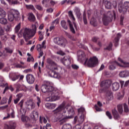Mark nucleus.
I'll return each mask as SVG.
<instances>
[{
    "label": "nucleus",
    "mask_w": 129,
    "mask_h": 129,
    "mask_svg": "<svg viewBox=\"0 0 129 129\" xmlns=\"http://www.w3.org/2000/svg\"><path fill=\"white\" fill-rule=\"evenodd\" d=\"M47 63L49 64V66H47L48 69L51 71V73L50 74V76L51 77H53V78H60V74L58 72L60 71V70H62V68L59 67H57V64L55 62H54L51 58H47Z\"/></svg>",
    "instance_id": "obj_1"
},
{
    "label": "nucleus",
    "mask_w": 129,
    "mask_h": 129,
    "mask_svg": "<svg viewBox=\"0 0 129 129\" xmlns=\"http://www.w3.org/2000/svg\"><path fill=\"white\" fill-rule=\"evenodd\" d=\"M8 18L10 22H13L14 20L19 21L20 19V12L18 10L10 9L8 11Z\"/></svg>",
    "instance_id": "obj_2"
},
{
    "label": "nucleus",
    "mask_w": 129,
    "mask_h": 129,
    "mask_svg": "<svg viewBox=\"0 0 129 129\" xmlns=\"http://www.w3.org/2000/svg\"><path fill=\"white\" fill-rule=\"evenodd\" d=\"M48 95L49 97L46 98V101H56V100L60 99V97L58 96V91L54 89L48 94Z\"/></svg>",
    "instance_id": "obj_3"
},
{
    "label": "nucleus",
    "mask_w": 129,
    "mask_h": 129,
    "mask_svg": "<svg viewBox=\"0 0 129 129\" xmlns=\"http://www.w3.org/2000/svg\"><path fill=\"white\" fill-rule=\"evenodd\" d=\"M23 37L26 41H28L30 38L34 37L35 35L33 34L32 30L28 28H24L22 30Z\"/></svg>",
    "instance_id": "obj_4"
},
{
    "label": "nucleus",
    "mask_w": 129,
    "mask_h": 129,
    "mask_svg": "<svg viewBox=\"0 0 129 129\" xmlns=\"http://www.w3.org/2000/svg\"><path fill=\"white\" fill-rule=\"evenodd\" d=\"M97 64V57L93 56L86 59L84 62L85 65H87L89 67H95Z\"/></svg>",
    "instance_id": "obj_5"
},
{
    "label": "nucleus",
    "mask_w": 129,
    "mask_h": 129,
    "mask_svg": "<svg viewBox=\"0 0 129 129\" xmlns=\"http://www.w3.org/2000/svg\"><path fill=\"white\" fill-rule=\"evenodd\" d=\"M53 42L56 45L60 46V47H64L66 43H67V40L63 37H55L53 39Z\"/></svg>",
    "instance_id": "obj_6"
},
{
    "label": "nucleus",
    "mask_w": 129,
    "mask_h": 129,
    "mask_svg": "<svg viewBox=\"0 0 129 129\" xmlns=\"http://www.w3.org/2000/svg\"><path fill=\"white\" fill-rule=\"evenodd\" d=\"M53 112L54 113H62V115H65L66 113V106H65V102H63L56 108Z\"/></svg>",
    "instance_id": "obj_7"
},
{
    "label": "nucleus",
    "mask_w": 129,
    "mask_h": 129,
    "mask_svg": "<svg viewBox=\"0 0 129 129\" xmlns=\"http://www.w3.org/2000/svg\"><path fill=\"white\" fill-rule=\"evenodd\" d=\"M66 110H68V114L65 115L64 118H72L73 117V115L75 114V112L74 111V109H73V107H72L70 105H67L66 106Z\"/></svg>",
    "instance_id": "obj_8"
},
{
    "label": "nucleus",
    "mask_w": 129,
    "mask_h": 129,
    "mask_svg": "<svg viewBox=\"0 0 129 129\" xmlns=\"http://www.w3.org/2000/svg\"><path fill=\"white\" fill-rule=\"evenodd\" d=\"M85 119V115L83 113L79 114L77 116H76L74 120V122L75 123H79L81 124L82 122L84 121Z\"/></svg>",
    "instance_id": "obj_9"
},
{
    "label": "nucleus",
    "mask_w": 129,
    "mask_h": 129,
    "mask_svg": "<svg viewBox=\"0 0 129 129\" xmlns=\"http://www.w3.org/2000/svg\"><path fill=\"white\" fill-rule=\"evenodd\" d=\"M53 89L54 87L47 85H43L41 87L42 92L43 93H48V94L52 92Z\"/></svg>",
    "instance_id": "obj_10"
},
{
    "label": "nucleus",
    "mask_w": 129,
    "mask_h": 129,
    "mask_svg": "<svg viewBox=\"0 0 129 129\" xmlns=\"http://www.w3.org/2000/svg\"><path fill=\"white\" fill-rule=\"evenodd\" d=\"M6 86L4 90L3 94L6 93L7 90H9L10 88L8 86V83L5 82V79L2 76H0V87H5Z\"/></svg>",
    "instance_id": "obj_11"
},
{
    "label": "nucleus",
    "mask_w": 129,
    "mask_h": 129,
    "mask_svg": "<svg viewBox=\"0 0 129 129\" xmlns=\"http://www.w3.org/2000/svg\"><path fill=\"white\" fill-rule=\"evenodd\" d=\"M78 55V59L79 61H82V62H83L84 60H86L87 58H86V55L85 54V53L84 51L82 50H79L78 51L77 53Z\"/></svg>",
    "instance_id": "obj_12"
},
{
    "label": "nucleus",
    "mask_w": 129,
    "mask_h": 129,
    "mask_svg": "<svg viewBox=\"0 0 129 129\" xmlns=\"http://www.w3.org/2000/svg\"><path fill=\"white\" fill-rule=\"evenodd\" d=\"M112 83V81H111V80H107L101 82L100 86L101 87H105V88H109L111 86Z\"/></svg>",
    "instance_id": "obj_13"
},
{
    "label": "nucleus",
    "mask_w": 129,
    "mask_h": 129,
    "mask_svg": "<svg viewBox=\"0 0 129 129\" xmlns=\"http://www.w3.org/2000/svg\"><path fill=\"white\" fill-rule=\"evenodd\" d=\"M102 20L103 24L105 26H108L109 23L112 21V15H111V17L104 15Z\"/></svg>",
    "instance_id": "obj_14"
},
{
    "label": "nucleus",
    "mask_w": 129,
    "mask_h": 129,
    "mask_svg": "<svg viewBox=\"0 0 129 129\" xmlns=\"http://www.w3.org/2000/svg\"><path fill=\"white\" fill-rule=\"evenodd\" d=\"M100 6H102L103 4H104L105 7L106 9H108V10H110L111 8H112V4H111V3L108 1H100Z\"/></svg>",
    "instance_id": "obj_15"
},
{
    "label": "nucleus",
    "mask_w": 129,
    "mask_h": 129,
    "mask_svg": "<svg viewBox=\"0 0 129 129\" xmlns=\"http://www.w3.org/2000/svg\"><path fill=\"white\" fill-rule=\"evenodd\" d=\"M71 60H72V58L70 56L67 55L63 57L62 63L64 66H69L71 64Z\"/></svg>",
    "instance_id": "obj_16"
},
{
    "label": "nucleus",
    "mask_w": 129,
    "mask_h": 129,
    "mask_svg": "<svg viewBox=\"0 0 129 129\" xmlns=\"http://www.w3.org/2000/svg\"><path fill=\"white\" fill-rule=\"evenodd\" d=\"M26 81L29 84H33L35 82V77L32 74L26 75Z\"/></svg>",
    "instance_id": "obj_17"
},
{
    "label": "nucleus",
    "mask_w": 129,
    "mask_h": 129,
    "mask_svg": "<svg viewBox=\"0 0 129 129\" xmlns=\"http://www.w3.org/2000/svg\"><path fill=\"white\" fill-rule=\"evenodd\" d=\"M116 65L117 66H119L120 67H123V66H121V64H119L117 61H113L111 64L109 65L108 68L109 70H114L115 68H116Z\"/></svg>",
    "instance_id": "obj_18"
},
{
    "label": "nucleus",
    "mask_w": 129,
    "mask_h": 129,
    "mask_svg": "<svg viewBox=\"0 0 129 129\" xmlns=\"http://www.w3.org/2000/svg\"><path fill=\"white\" fill-rule=\"evenodd\" d=\"M25 105L28 108H30V109H34V108H35V104H34V102H33L32 99L27 100V101L25 102Z\"/></svg>",
    "instance_id": "obj_19"
},
{
    "label": "nucleus",
    "mask_w": 129,
    "mask_h": 129,
    "mask_svg": "<svg viewBox=\"0 0 129 129\" xmlns=\"http://www.w3.org/2000/svg\"><path fill=\"white\" fill-rule=\"evenodd\" d=\"M27 87L24 85H18V87H17L16 89V92H19V91H24V92H26L27 90Z\"/></svg>",
    "instance_id": "obj_20"
},
{
    "label": "nucleus",
    "mask_w": 129,
    "mask_h": 129,
    "mask_svg": "<svg viewBox=\"0 0 129 129\" xmlns=\"http://www.w3.org/2000/svg\"><path fill=\"white\" fill-rule=\"evenodd\" d=\"M4 127L5 129H15L16 123L13 121L10 122L9 125L6 124Z\"/></svg>",
    "instance_id": "obj_21"
},
{
    "label": "nucleus",
    "mask_w": 129,
    "mask_h": 129,
    "mask_svg": "<svg viewBox=\"0 0 129 129\" xmlns=\"http://www.w3.org/2000/svg\"><path fill=\"white\" fill-rule=\"evenodd\" d=\"M118 10L119 13H122V14H125L126 13L127 9V8H125L122 6V3L118 4Z\"/></svg>",
    "instance_id": "obj_22"
},
{
    "label": "nucleus",
    "mask_w": 129,
    "mask_h": 129,
    "mask_svg": "<svg viewBox=\"0 0 129 129\" xmlns=\"http://www.w3.org/2000/svg\"><path fill=\"white\" fill-rule=\"evenodd\" d=\"M46 40H44L41 44H38L37 45V50L39 52H41V49H46Z\"/></svg>",
    "instance_id": "obj_23"
},
{
    "label": "nucleus",
    "mask_w": 129,
    "mask_h": 129,
    "mask_svg": "<svg viewBox=\"0 0 129 129\" xmlns=\"http://www.w3.org/2000/svg\"><path fill=\"white\" fill-rule=\"evenodd\" d=\"M20 76L17 75L16 73H11L9 74V78L12 80V81H16L17 79H19Z\"/></svg>",
    "instance_id": "obj_24"
},
{
    "label": "nucleus",
    "mask_w": 129,
    "mask_h": 129,
    "mask_svg": "<svg viewBox=\"0 0 129 129\" xmlns=\"http://www.w3.org/2000/svg\"><path fill=\"white\" fill-rule=\"evenodd\" d=\"M31 118L33 120H37L39 118V113L37 111H33L31 115Z\"/></svg>",
    "instance_id": "obj_25"
},
{
    "label": "nucleus",
    "mask_w": 129,
    "mask_h": 129,
    "mask_svg": "<svg viewBox=\"0 0 129 129\" xmlns=\"http://www.w3.org/2000/svg\"><path fill=\"white\" fill-rule=\"evenodd\" d=\"M106 95V99H107V100H112V99H113V94L110 90H108L107 91Z\"/></svg>",
    "instance_id": "obj_26"
},
{
    "label": "nucleus",
    "mask_w": 129,
    "mask_h": 129,
    "mask_svg": "<svg viewBox=\"0 0 129 129\" xmlns=\"http://www.w3.org/2000/svg\"><path fill=\"white\" fill-rule=\"evenodd\" d=\"M112 113L115 119H119V118H120V116H119L118 112H117L115 108L112 110Z\"/></svg>",
    "instance_id": "obj_27"
},
{
    "label": "nucleus",
    "mask_w": 129,
    "mask_h": 129,
    "mask_svg": "<svg viewBox=\"0 0 129 129\" xmlns=\"http://www.w3.org/2000/svg\"><path fill=\"white\" fill-rule=\"evenodd\" d=\"M74 13L76 14V16H77L78 19H80V17H81V12H80V9L78 7H75L74 10Z\"/></svg>",
    "instance_id": "obj_28"
},
{
    "label": "nucleus",
    "mask_w": 129,
    "mask_h": 129,
    "mask_svg": "<svg viewBox=\"0 0 129 129\" xmlns=\"http://www.w3.org/2000/svg\"><path fill=\"white\" fill-rule=\"evenodd\" d=\"M56 106V105L55 103H46L45 104V107L48 109H54Z\"/></svg>",
    "instance_id": "obj_29"
},
{
    "label": "nucleus",
    "mask_w": 129,
    "mask_h": 129,
    "mask_svg": "<svg viewBox=\"0 0 129 129\" xmlns=\"http://www.w3.org/2000/svg\"><path fill=\"white\" fill-rule=\"evenodd\" d=\"M129 73L128 72L126 71H122L119 73V76L120 77H127L128 76Z\"/></svg>",
    "instance_id": "obj_30"
},
{
    "label": "nucleus",
    "mask_w": 129,
    "mask_h": 129,
    "mask_svg": "<svg viewBox=\"0 0 129 129\" xmlns=\"http://www.w3.org/2000/svg\"><path fill=\"white\" fill-rule=\"evenodd\" d=\"M37 26H38V23H36L35 24L32 25V29H31V32L34 36L37 32Z\"/></svg>",
    "instance_id": "obj_31"
},
{
    "label": "nucleus",
    "mask_w": 129,
    "mask_h": 129,
    "mask_svg": "<svg viewBox=\"0 0 129 129\" xmlns=\"http://www.w3.org/2000/svg\"><path fill=\"white\" fill-rule=\"evenodd\" d=\"M119 88V84L117 83H114L112 84V89L113 91H116V90H118Z\"/></svg>",
    "instance_id": "obj_32"
},
{
    "label": "nucleus",
    "mask_w": 129,
    "mask_h": 129,
    "mask_svg": "<svg viewBox=\"0 0 129 129\" xmlns=\"http://www.w3.org/2000/svg\"><path fill=\"white\" fill-rule=\"evenodd\" d=\"M68 23L70 26V29L71 32L73 34H75V30L74 29V27H73V25H72L71 21L70 20H68Z\"/></svg>",
    "instance_id": "obj_33"
},
{
    "label": "nucleus",
    "mask_w": 129,
    "mask_h": 129,
    "mask_svg": "<svg viewBox=\"0 0 129 129\" xmlns=\"http://www.w3.org/2000/svg\"><path fill=\"white\" fill-rule=\"evenodd\" d=\"M28 19L29 21L33 22V21H35V16L32 13H29Z\"/></svg>",
    "instance_id": "obj_34"
},
{
    "label": "nucleus",
    "mask_w": 129,
    "mask_h": 129,
    "mask_svg": "<svg viewBox=\"0 0 129 129\" xmlns=\"http://www.w3.org/2000/svg\"><path fill=\"white\" fill-rule=\"evenodd\" d=\"M0 23L2 25H7L8 24V20L5 17L0 18Z\"/></svg>",
    "instance_id": "obj_35"
},
{
    "label": "nucleus",
    "mask_w": 129,
    "mask_h": 129,
    "mask_svg": "<svg viewBox=\"0 0 129 129\" xmlns=\"http://www.w3.org/2000/svg\"><path fill=\"white\" fill-rule=\"evenodd\" d=\"M0 17H2V18H6V17H7L6 11L2 8H0Z\"/></svg>",
    "instance_id": "obj_36"
},
{
    "label": "nucleus",
    "mask_w": 129,
    "mask_h": 129,
    "mask_svg": "<svg viewBox=\"0 0 129 129\" xmlns=\"http://www.w3.org/2000/svg\"><path fill=\"white\" fill-rule=\"evenodd\" d=\"M60 25H61L62 28H63V29H64V30H68V27L66 25V21H64V20L61 21L60 22Z\"/></svg>",
    "instance_id": "obj_37"
},
{
    "label": "nucleus",
    "mask_w": 129,
    "mask_h": 129,
    "mask_svg": "<svg viewBox=\"0 0 129 129\" xmlns=\"http://www.w3.org/2000/svg\"><path fill=\"white\" fill-rule=\"evenodd\" d=\"M90 24L92 26H94V27H96L97 25V23L96 22V19H95L94 17H93L90 21Z\"/></svg>",
    "instance_id": "obj_38"
},
{
    "label": "nucleus",
    "mask_w": 129,
    "mask_h": 129,
    "mask_svg": "<svg viewBox=\"0 0 129 129\" xmlns=\"http://www.w3.org/2000/svg\"><path fill=\"white\" fill-rule=\"evenodd\" d=\"M65 115H62L61 119L59 120V124L62 125L63 123L66 122V119L68 118H64Z\"/></svg>",
    "instance_id": "obj_39"
},
{
    "label": "nucleus",
    "mask_w": 129,
    "mask_h": 129,
    "mask_svg": "<svg viewBox=\"0 0 129 129\" xmlns=\"http://www.w3.org/2000/svg\"><path fill=\"white\" fill-rule=\"evenodd\" d=\"M39 121L40 122V123H43V121L44 122V123H47V119H46V118H45V117H43V116H39Z\"/></svg>",
    "instance_id": "obj_40"
},
{
    "label": "nucleus",
    "mask_w": 129,
    "mask_h": 129,
    "mask_svg": "<svg viewBox=\"0 0 129 129\" xmlns=\"http://www.w3.org/2000/svg\"><path fill=\"white\" fill-rule=\"evenodd\" d=\"M21 120L23 122H27L29 121V117L26 115H22L21 117Z\"/></svg>",
    "instance_id": "obj_41"
},
{
    "label": "nucleus",
    "mask_w": 129,
    "mask_h": 129,
    "mask_svg": "<svg viewBox=\"0 0 129 129\" xmlns=\"http://www.w3.org/2000/svg\"><path fill=\"white\" fill-rule=\"evenodd\" d=\"M97 111H102V108H101V107L102 106V103L100 102V101L97 102Z\"/></svg>",
    "instance_id": "obj_42"
},
{
    "label": "nucleus",
    "mask_w": 129,
    "mask_h": 129,
    "mask_svg": "<svg viewBox=\"0 0 129 129\" xmlns=\"http://www.w3.org/2000/svg\"><path fill=\"white\" fill-rule=\"evenodd\" d=\"M21 29V23H19L17 25L15 28V33H19V31H20Z\"/></svg>",
    "instance_id": "obj_43"
},
{
    "label": "nucleus",
    "mask_w": 129,
    "mask_h": 129,
    "mask_svg": "<svg viewBox=\"0 0 129 129\" xmlns=\"http://www.w3.org/2000/svg\"><path fill=\"white\" fill-rule=\"evenodd\" d=\"M26 6V8L28 9V10H32V11H33V12H35L36 11V9H35V7H34V6L30 5H25Z\"/></svg>",
    "instance_id": "obj_44"
},
{
    "label": "nucleus",
    "mask_w": 129,
    "mask_h": 129,
    "mask_svg": "<svg viewBox=\"0 0 129 129\" xmlns=\"http://www.w3.org/2000/svg\"><path fill=\"white\" fill-rule=\"evenodd\" d=\"M72 128V126L70 124H64L61 129H71Z\"/></svg>",
    "instance_id": "obj_45"
},
{
    "label": "nucleus",
    "mask_w": 129,
    "mask_h": 129,
    "mask_svg": "<svg viewBox=\"0 0 129 129\" xmlns=\"http://www.w3.org/2000/svg\"><path fill=\"white\" fill-rule=\"evenodd\" d=\"M83 18L85 25H87V18H86V13H85V11L83 13Z\"/></svg>",
    "instance_id": "obj_46"
},
{
    "label": "nucleus",
    "mask_w": 129,
    "mask_h": 129,
    "mask_svg": "<svg viewBox=\"0 0 129 129\" xmlns=\"http://www.w3.org/2000/svg\"><path fill=\"white\" fill-rule=\"evenodd\" d=\"M118 111L120 114H121L123 112V109H122V105H117Z\"/></svg>",
    "instance_id": "obj_47"
},
{
    "label": "nucleus",
    "mask_w": 129,
    "mask_h": 129,
    "mask_svg": "<svg viewBox=\"0 0 129 129\" xmlns=\"http://www.w3.org/2000/svg\"><path fill=\"white\" fill-rule=\"evenodd\" d=\"M7 101H8V98H7V97H4L2 99V100L1 101L0 104H1V105L6 104V103H7Z\"/></svg>",
    "instance_id": "obj_48"
},
{
    "label": "nucleus",
    "mask_w": 129,
    "mask_h": 129,
    "mask_svg": "<svg viewBox=\"0 0 129 129\" xmlns=\"http://www.w3.org/2000/svg\"><path fill=\"white\" fill-rule=\"evenodd\" d=\"M68 14L69 17L72 19L73 21H75V17H74V15H73V13L72 12V11H69Z\"/></svg>",
    "instance_id": "obj_49"
},
{
    "label": "nucleus",
    "mask_w": 129,
    "mask_h": 129,
    "mask_svg": "<svg viewBox=\"0 0 129 129\" xmlns=\"http://www.w3.org/2000/svg\"><path fill=\"white\" fill-rule=\"evenodd\" d=\"M104 50H108V51H111L112 50V43L110 42L109 45L104 48Z\"/></svg>",
    "instance_id": "obj_50"
},
{
    "label": "nucleus",
    "mask_w": 129,
    "mask_h": 129,
    "mask_svg": "<svg viewBox=\"0 0 129 129\" xmlns=\"http://www.w3.org/2000/svg\"><path fill=\"white\" fill-rule=\"evenodd\" d=\"M50 3V0H42V5H45V7H48V5H49Z\"/></svg>",
    "instance_id": "obj_51"
},
{
    "label": "nucleus",
    "mask_w": 129,
    "mask_h": 129,
    "mask_svg": "<svg viewBox=\"0 0 129 129\" xmlns=\"http://www.w3.org/2000/svg\"><path fill=\"white\" fill-rule=\"evenodd\" d=\"M118 61L121 62V63H123V64H124V65H126V67H129V62L126 63V62H123V60L122 59H121V58H120V57H118Z\"/></svg>",
    "instance_id": "obj_52"
},
{
    "label": "nucleus",
    "mask_w": 129,
    "mask_h": 129,
    "mask_svg": "<svg viewBox=\"0 0 129 129\" xmlns=\"http://www.w3.org/2000/svg\"><path fill=\"white\" fill-rule=\"evenodd\" d=\"M35 7L36 8V9L38 10V11H42L43 10V7H42V6L39 5H36L35 6Z\"/></svg>",
    "instance_id": "obj_53"
},
{
    "label": "nucleus",
    "mask_w": 129,
    "mask_h": 129,
    "mask_svg": "<svg viewBox=\"0 0 129 129\" xmlns=\"http://www.w3.org/2000/svg\"><path fill=\"white\" fill-rule=\"evenodd\" d=\"M78 111L79 112V114H81V113H83V112L85 111V109H84L83 107H81L78 109Z\"/></svg>",
    "instance_id": "obj_54"
},
{
    "label": "nucleus",
    "mask_w": 129,
    "mask_h": 129,
    "mask_svg": "<svg viewBox=\"0 0 129 129\" xmlns=\"http://www.w3.org/2000/svg\"><path fill=\"white\" fill-rule=\"evenodd\" d=\"M120 38V34L118 33L117 34V37L115 38V42L118 43Z\"/></svg>",
    "instance_id": "obj_55"
},
{
    "label": "nucleus",
    "mask_w": 129,
    "mask_h": 129,
    "mask_svg": "<svg viewBox=\"0 0 129 129\" xmlns=\"http://www.w3.org/2000/svg\"><path fill=\"white\" fill-rule=\"evenodd\" d=\"M17 96L18 97V98L14 100V103L15 104H17V103H18V102H19V101H20V99H21V96H20V95H17Z\"/></svg>",
    "instance_id": "obj_56"
},
{
    "label": "nucleus",
    "mask_w": 129,
    "mask_h": 129,
    "mask_svg": "<svg viewBox=\"0 0 129 129\" xmlns=\"http://www.w3.org/2000/svg\"><path fill=\"white\" fill-rule=\"evenodd\" d=\"M106 115H107V116L108 117L109 119H111L112 118V115H111V113H110V112H109V111H107L106 112Z\"/></svg>",
    "instance_id": "obj_57"
},
{
    "label": "nucleus",
    "mask_w": 129,
    "mask_h": 129,
    "mask_svg": "<svg viewBox=\"0 0 129 129\" xmlns=\"http://www.w3.org/2000/svg\"><path fill=\"white\" fill-rule=\"evenodd\" d=\"M124 112H128V107H127V105L126 104H124Z\"/></svg>",
    "instance_id": "obj_58"
},
{
    "label": "nucleus",
    "mask_w": 129,
    "mask_h": 129,
    "mask_svg": "<svg viewBox=\"0 0 129 129\" xmlns=\"http://www.w3.org/2000/svg\"><path fill=\"white\" fill-rule=\"evenodd\" d=\"M124 19V16L123 15H121L120 16V24L121 25H122Z\"/></svg>",
    "instance_id": "obj_59"
},
{
    "label": "nucleus",
    "mask_w": 129,
    "mask_h": 129,
    "mask_svg": "<svg viewBox=\"0 0 129 129\" xmlns=\"http://www.w3.org/2000/svg\"><path fill=\"white\" fill-rule=\"evenodd\" d=\"M26 112H27V110L26 109H23V108H21L20 113L21 114H22V115H24V114H25Z\"/></svg>",
    "instance_id": "obj_60"
},
{
    "label": "nucleus",
    "mask_w": 129,
    "mask_h": 129,
    "mask_svg": "<svg viewBox=\"0 0 129 129\" xmlns=\"http://www.w3.org/2000/svg\"><path fill=\"white\" fill-rule=\"evenodd\" d=\"M6 31L7 32H11L12 31V27L11 26L8 25L6 28Z\"/></svg>",
    "instance_id": "obj_61"
},
{
    "label": "nucleus",
    "mask_w": 129,
    "mask_h": 129,
    "mask_svg": "<svg viewBox=\"0 0 129 129\" xmlns=\"http://www.w3.org/2000/svg\"><path fill=\"white\" fill-rule=\"evenodd\" d=\"M123 7L125 9H127L129 8V3L127 2H124L123 4Z\"/></svg>",
    "instance_id": "obj_62"
},
{
    "label": "nucleus",
    "mask_w": 129,
    "mask_h": 129,
    "mask_svg": "<svg viewBox=\"0 0 129 129\" xmlns=\"http://www.w3.org/2000/svg\"><path fill=\"white\" fill-rule=\"evenodd\" d=\"M5 50L7 53H9V54H12L13 53V50L12 49L10 48H5Z\"/></svg>",
    "instance_id": "obj_63"
},
{
    "label": "nucleus",
    "mask_w": 129,
    "mask_h": 129,
    "mask_svg": "<svg viewBox=\"0 0 129 129\" xmlns=\"http://www.w3.org/2000/svg\"><path fill=\"white\" fill-rule=\"evenodd\" d=\"M73 129H81V125L80 124H77Z\"/></svg>",
    "instance_id": "obj_64"
}]
</instances>
